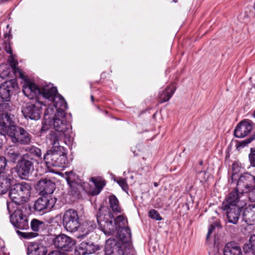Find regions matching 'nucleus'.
<instances>
[{
  "instance_id": "nucleus-6",
  "label": "nucleus",
  "mask_w": 255,
  "mask_h": 255,
  "mask_svg": "<svg viewBox=\"0 0 255 255\" xmlns=\"http://www.w3.org/2000/svg\"><path fill=\"white\" fill-rule=\"evenodd\" d=\"M116 223L118 226V229L115 235L123 244L129 242L131 235L130 230L126 226L128 223L127 220L124 216L120 215L116 218Z\"/></svg>"
},
{
  "instance_id": "nucleus-54",
  "label": "nucleus",
  "mask_w": 255,
  "mask_h": 255,
  "mask_svg": "<svg viewBox=\"0 0 255 255\" xmlns=\"http://www.w3.org/2000/svg\"><path fill=\"white\" fill-rule=\"evenodd\" d=\"M200 164H202V161H201L200 163Z\"/></svg>"
},
{
  "instance_id": "nucleus-9",
  "label": "nucleus",
  "mask_w": 255,
  "mask_h": 255,
  "mask_svg": "<svg viewBox=\"0 0 255 255\" xmlns=\"http://www.w3.org/2000/svg\"><path fill=\"white\" fill-rule=\"evenodd\" d=\"M10 220L16 228L20 230H27L29 228L28 217L24 215L20 209H16L10 215Z\"/></svg>"
},
{
  "instance_id": "nucleus-13",
  "label": "nucleus",
  "mask_w": 255,
  "mask_h": 255,
  "mask_svg": "<svg viewBox=\"0 0 255 255\" xmlns=\"http://www.w3.org/2000/svg\"><path fill=\"white\" fill-rule=\"evenodd\" d=\"M10 139L13 143L27 144L30 142L31 137L26 130L17 126L10 137Z\"/></svg>"
},
{
  "instance_id": "nucleus-32",
  "label": "nucleus",
  "mask_w": 255,
  "mask_h": 255,
  "mask_svg": "<svg viewBox=\"0 0 255 255\" xmlns=\"http://www.w3.org/2000/svg\"><path fill=\"white\" fill-rule=\"evenodd\" d=\"M244 250L246 253L255 252V235H252L249 240V243L244 246Z\"/></svg>"
},
{
  "instance_id": "nucleus-30",
  "label": "nucleus",
  "mask_w": 255,
  "mask_h": 255,
  "mask_svg": "<svg viewBox=\"0 0 255 255\" xmlns=\"http://www.w3.org/2000/svg\"><path fill=\"white\" fill-rule=\"evenodd\" d=\"M90 181L92 182L95 186V189L91 192L93 196L99 194L106 185L105 181L100 177H92Z\"/></svg>"
},
{
  "instance_id": "nucleus-31",
  "label": "nucleus",
  "mask_w": 255,
  "mask_h": 255,
  "mask_svg": "<svg viewBox=\"0 0 255 255\" xmlns=\"http://www.w3.org/2000/svg\"><path fill=\"white\" fill-rule=\"evenodd\" d=\"M110 206L113 212L117 214L121 212V208L117 198L114 195L109 196Z\"/></svg>"
},
{
  "instance_id": "nucleus-19",
  "label": "nucleus",
  "mask_w": 255,
  "mask_h": 255,
  "mask_svg": "<svg viewBox=\"0 0 255 255\" xmlns=\"http://www.w3.org/2000/svg\"><path fill=\"white\" fill-rule=\"evenodd\" d=\"M239 198L240 195L238 190L234 189L226 198V201L223 203L222 209L223 210H228L230 208L240 207L237 204L239 202Z\"/></svg>"
},
{
  "instance_id": "nucleus-20",
  "label": "nucleus",
  "mask_w": 255,
  "mask_h": 255,
  "mask_svg": "<svg viewBox=\"0 0 255 255\" xmlns=\"http://www.w3.org/2000/svg\"><path fill=\"white\" fill-rule=\"evenodd\" d=\"M54 201L51 199H48L46 197L39 198L34 204V208L35 210L41 211L45 209H50L54 205Z\"/></svg>"
},
{
  "instance_id": "nucleus-24",
  "label": "nucleus",
  "mask_w": 255,
  "mask_h": 255,
  "mask_svg": "<svg viewBox=\"0 0 255 255\" xmlns=\"http://www.w3.org/2000/svg\"><path fill=\"white\" fill-rule=\"evenodd\" d=\"M54 114L53 109L47 108L44 112V121L42 122V126L40 129L41 133L47 131L52 126V120H51V116Z\"/></svg>"
},
{
  "instance_id": "nucleus-41",
  "label": "nucleus",
  "mask_w": 255,
  "mask_h": 255,
  "mask_svg": "<svg viewBox=\"0 0 255 255\" xmlns=\"http://www.w3.org/2000/svg\"><path fill=\"white\" fill-rule=\"evenodd\" d=\"M7 166V160L3 156L0 157V174L3 173Z\"/></svg>"
},
{
  "instance_id": "nucleus-26",
  "label": "nucleus",
  "mask_w": 255,
  "mask_h": 255,
  "mask_svg": "<svg viewBox=\"0 0 255 255\" xmlns=\"http://www.w3.org/2000/svg\"><path fill=\"white\" fill-rule=\"evenodd\" d=\"M243 218L248 225H255V205L246 208L243 212Z\"/></svg>"
},
{
  "instance_id": "nucleus-17",
  "label": "nucleus",
  "mask_w": 255,
  "mask_h": 255,
  "mask_svg": "<svg viewBox=\"0 0 255 255\" xmlns=\"http://www.w3.org/2000/svg\"><path fill=\"white\" fill-rule=\"evenodd\" d=\"M105 255H123L124 251L120 243L115 239H109L107 240L105 248Z\"/></svg>"
},
{
  "instance_id": "nucleus-40",
  "label": "nucleus",
  "mask_w": 255,
  "mask_h": 255,
  "mask_svg": "<svg viewBox=\"0 0 255 255\" xmlns=\"http://www.w3.org/2000/svg\"><path fill=\"white\" fill-rule=\"evenodd\" d=\"M149 216L152 219H155L157 221H160L162 219L158 212L154 209H151L149 211Z\"/></svg>"
},
{
  "instance_id": "nucleus-49",
  "label": "nucleus",
  "mask_w": 255,
  "mask_h": 255,
  "mask_svg": "<svg viewBox=\"0 0 255 255\" xmlns=\"http://www.w3.org/2000/svg\"><path fill=\"white\" fill-rule=\"evenodd\" d=\"M5 50L7 52V53H11V52H12V50H11L10 47H8V48L6 47L5 49Z\"/></svg>"
},
{
  "instance_id": "nucleus-18",
  "label": "nucleus",
  "mask_w": 255,
  "mask_h": 255,
  "mask_svg": "<svg viewBox=\"0 0 255 255\" xmlns=\"http://www.w3.org/2000/svg\"><path fill=\"white\" fill-rule=\"evenodd\" d=\"M55 189V184L47 179L40 180L37 184V189L42 196L51 194Z\"/></svg>"
},
{
  "instance_id": "nucleus-28",
  "label": "nucleus",
  "mask_w": 255,
  "mask_h": 255,
  "mask_svg": "<svg viewBox=\"0 0 255 255\" xmlns=\"http://www.w3.org/2000/svg\"><path fill=\"white\" fill-rule=\"evenodd\" d=\"M176 89L175 84L172 83L167 87L159 96V101L161 103L168 101L172 96Z\"/></svg>"
},
{
  "instance_id": "nucleus-33",
  "label": "nucleus",
  "mask_w": 255,
  "mask_h": 255,
  "mask_svg": "<svg viewBox=\"0 0 255 255\" xmlns=\"http://www.w3.org/2000/svg\"><path fill=\"white\" fill-rule=\"evenodd\" d=\"M30 227L34 232H38L40 230L45 228V224L43 222L36 219L32 220L30 223Z\"/></svg>"
},
{
  "instance_id": "nucleus-47",
  "label": "nucleus",
  "mask_w": 255,
  "mask_h": 255,
  "mask_svg": "<svg viewBox=\"0 0 255 255\" xmlns=\"http://www.w3.org/2000/svg\"><path fill=\"white\" fill-rule=\"evenodd\" d=\"M215 227L213 225H211L208 229V232L207 235V239H208L210 237V235L212 233L213 230H214Z\"/></svg>"
},
{
  "instance_id": "nucleus-8",
  "label": "nucleus",
  "mask_w": 255,
  "mask_h": 255,
  "mask_svg": "<svg viewBox=\"0 0 255 255\" xmlns=\"http://www.w3.org/2000/svg\"><path fill=\"white\" fill-rule=\"evenodd\" d=\"M44 160L47 166H63L66 161V156L64 153L56 151H48L44 155Z\"/></svg>"
},
{
  "instance_id": "nucleus-10",
  "label": "nucleus",
  "mask_w": 255,
  "mask_h": 255,
  "mask_svg": "<svg viewBox=\"0 0 255 255\" xmlns=\"http://www.w3.org/2000/svg\"><path fill=\"white\" fill-rule=\"evenodd\" d=\"M35 99L36 104L28 105L22 111V113L26 118H29L31 120H37L40 118V109L41 106L44 104L43 102L41 101L43 98L40 97H34L33 99Z\"/></svg>"
},
{
  "instance_id": "nucleus-44",
  "label": "nucleus",
  "mask_w": 255,
  "mask_h": 255,
  "mask_svg": "<svg viewBox=\"0 0 255 255\" xmlns=\"http://www.w3.org/2000/svg\"><path fill=\"white\" fill-rule=\"evenodd\" d=\"M255 139V135H253L251 137L241 141L239 143V146L244 147L249 143H251Z\"/></svg>"
},
{
  "instance_id": "nucleus-25",
  "label": "nucleus",
  "mask_w": 255,
  "mask_h": 255,
  "mask_svg": "<svg viewBox=\"0 0 255 255\" xmlns=\"http://www.w3.org/2000/svg\"><path fill=\"white\" fill-rule=\"evenodd\" d=\"M5 155L7 159L12 162H15L21 158V155L17 147L10 146L5 151Z\"/></svg>"
},
{
  "instance_id": "nucleus-15",
  "label": "nucleus",
  "mask_w": 255,
  "mask_h": 255,
  "mask_svg": "<svg viewBox=\"0 0 255 255\" xmlns=\"http://www.w3.org/2000/svg\"><path fill=\"white\" fill-rule=\"evenodd\" d=\"M253 123L250 120L246 119L240 123L236 127L234 134L239 138H242L247 135L253 129Z\"/></svg>"
},
{
  "instance_id": "nucleus-2",
  "label": "nucleus",
  "mask_w": 255,
  "mask_h": 255,
  "mask_svg": "<svg viewBox=\"0 0 255 255\" xmlns=\"http://www.w3.org/2000/svg\"><path fill=\"white\" fill-rule=\"evenodd\" d=\"M52 126L57 132L52 131L47 137L50 144L54 148H61L60 141L66 144L70 143L71 126L66 120L65 113L63 111L56 113L52 118Z\"/></svg>"
},
{
  "instance_id": "nucleus-46",
  "label": "nucleus",
  "mask_w": 255,
  "mask_h": 255,
  "mask_svg": "<svg viewBox=\"0 0 255 255\" xmlns=\"http://www.w3.org/2000/svg\"><path fill=\"white\" fill-rule=\"evenodd\" d=\"M226 227L229 232L232 234H235L237 232V229L235 227H232L230 225H228V223L226 224Z\"/></svg>"
},
{
  "instance_id": "nucleus-50",
  "label": "nucleus",
  "mask_w": 255,
  "mask_h": 255,
  "mask_svg": "<svg viewBox=\"0 0 255 255\" xmlns=\"http://www.w3.org/2000/svg\"><path fill=\"white\" fill-rule=\"evenodd\" d=\"M153 184L155 187H157L158 186V183L157 182H154Z\"/></svg>"
},
{
  "instance_id": "nucleus-7",
  "label": "nucleus",
  "mask_w": 255,
  "mask_h": 255,
  "mask_svg": "<svg viewBox=\"0 0 255 255\" xmlns=\"http://www.w3.org/2000/svg\"><path fill=\"white\" fill-rule=\"evenodd\" d=\"M16 125L7 113L0 115V134L10 138Z\"/></svg>"
},
{
  "instance_id": "nucleus-4",
  "label": "nucleus",
  "mask_w": 255,
  "mask_h": 255,
  "mask_svg": "<svg viewBox=\"0 0 255 255\" xmlns=\"http://www.w3.org/2000/svg\"><path fill=\"white\" fill-rule=\"evenodd\" d=\"M31 187L28 183L22 182L11 186L9 196L15 205H20L26 203L31 194Z\"/></svg>"
},
{
  "instance_id": "nucleus-5",
  "label": "nucleus",
  "mask_w": 255,
  "mask_h": 255,
  "mask_svg": "<svg viewBox=\"0 0 255 255\" xmlns=\"http://www.w3.org/2000/svg\"><path fill=\"white\" fill-rule=\"evenodd\" d=\"M63 225L65 229L70 232L79 230L80 223L77 212L74 209H69L63 216Z\"/></svg>"
},
{
  "instance_id": "nucleus-1",
  "label": "nucleus",
  "mask_w": 255,
  "mask_h": 255,
  "mask_svg": "<svg viewBox=\"0 0 255 255\" xmlns=\"http://www.w3.org/2000/svg\"><path fill=\"white\" fill-rule=\"evenodd\" d=\"M22 91L24 94L29 99L38 97L39 99L42 97L43 99L53 103V107L48 108L53 109L57 112L61 111L64 112L67 108V104L63 97L58 94L56 87L52 84L44 85L39 88L37 86L32 83L26 82L23 86Z\"/></svg>"
},
{
  "instance_id": "nucleus-51",
  "label": "nucleus",
  "mask_w": 255,
  "mask_h": 255,
  "mask_svg": "<svg viewBox=\"0 0 255 255\" xmlns=\"http://www.w3.org/2000/svg\"><path fill=\"white\" fill-rule=\"evenodd\" d=\"M91 99L92 102H93L94 101V96L92 95L91 96Z\"/></svg>"
},
{
  "instance_id": "nucleus-42",
  "label": "nucleus",
  "mask_w": 255,
  "mask_h": 255,
  "mask_svg": "<svg viewBox=\"0 0 255 255\" xmlns=\"http://www.w3.org/2000/svg\"><path fill=\"white\" fill-rule=\"evenodd\" d=\"M76 255H87L85 247L82 246V243L80 244V246L75 249Z\"/></svg>"
},
{
  "instance_id": "nucleus-48",
  "label": "nucleus",
  "mask_w": 255,
  "mask_h": 255,
  "mask_svg": "<svg viewBox=\"0 0 255 255\" xmlns=\"http://www.w3.org/2000/svg\"><path fill=\"white\" fill-rule=\"evenodd\" d=\"M48 255H61L59 251H54L50 253Z\"/></svg>"
},
{
  "instance_id": "nucleus-3",
  "label": "nucleus",
  "mask_w": 255,
  "mask_h": 255,
  "mask_svg": "<svg viewBox=\"0 0 255 255\" xmlns=\"http://www.w3.org/2000/svg\"><path fill=\"white\" fill-rule=\"evenodd\" d=\"M97 222L100 230L107 236L114 235L118 229L116 219L107 207H101L97 215Z\"/></svg>"
},
{
  "instance_id": "nucleus-27",
  "label": "nucleus",
  "mask_w": 255,
  "mask_h": 255,
  "mask_svg": "<svg viewBox=\"0 0 255 255\" xmlns=\"http://www.w3.org/2000/svg\"><path fill=\"white\" fill-rule=\"evenodd\" d=\"M96 227L97 224L94 221L89 220L83 223L81 225H80L79 229V231H81L83 234L77 235V237L83 238L85 236L88 234L89 232L92 231Z\"/></svg>"
},
{
  "instance_id": "nucleus-12",
  "label": "nucleus",
  "mask_w": 255,
  "mask_h": 255,
  "mask_svg": "<svg viewBox=\"0 0 255 255\" xmlns=\"http://www.w3.org/2000/svg\"><path fill=\"white\" fill-rule=\"evenodd\" d=\"M255 184V176L246 173L240 176L237 183V187L242 192L246 193L253 189V187Z\"/></svg>"
},
{
  "instance_id": "nucleus-35",
  "label": "nucleus",
  "mask_w": 255,
  "mask_h": 255,
  "mask_svg": "<svg viewBox=\"0 0 255 255\" xmlns=\"http://www.w3.org/2000/svg\"><path fill=\"white\" fill-rule=\"evenodd\" d=\"M8 61L10 63V65L12 68L14 72L15 73L16 72H18L19 77L21 78H23V74L19 71V69L18 68H16V66L18 64L17 62L15 61L14 58H13L12 56L10 59H9Z\"/></svg>"
},
{
  "instance_id": "nucleus-11",
  "label": "nucleus",
  "mask_w": 255,
  "mask_h": 255,
  "mask_svg": "<svg viewBox=\"0 0 255 255\" xmlns=\"http://www.w3.org/2000/svg\"><path fill=\"white\" fill-rule=\"evenodd\" d=\"M53 243L55 248L67 252L72 251L76 244L74 240L65 234L57 236L53 239Z\"/></svg>"
},
{
  "instance_id": "nucleus-39",
  "label": "nucleus",
  "mask_w": 255,
  "mask_h": 255,
  "mask_svg": "<svg viewBox=\"0 0 255 255\" xmlns=\"http://www.w3.org/2000/svg\"><path fill=\"white\" fill-rule=\"evenodd\" d=\"M9 184L5 180L0 179V194H5L8 188Z\"/></svg>"
},
{
  "instance_id": "nucleus-43",
  "label": "nucleus",
  "mask_w": 255,
  "mask_h": 255,
  "mask_svg": "<svg viewBox=\"0 0 255 255\" xmlns=\"http://www.w3.org/2000/svg\"><path fill=\"white\" fill-rule=\"evenodd\" d=\"M249 158L251 165L252 166L255 167V149H251V152L249 155Z\"/></svg>"
},
{
  "instance_id": "nucleus-34",
  "label": "nucleus",
  "mask_w": 255,
  "mask_h": 255,
  "mask_svg": "<svg viewBox=\"0 0 255 255\" xmlns=\"http://www.w3.org/2000/svg\"><path fill=\"white\" fill-rule=\"evenodd\" d=\"M82 246L85 247L87 255L93 254L99 250L98 246L86 242H82Z\"/></svg>"
},
{
  "instance_id": "nucleus-14",
  "label": "nucleus",
  "mask_w": 255,
  "mask_h": 255,
  "mask_svg": "<svg viewBox=\"0 0 255 255\" xmlns=\"http://www.w3.org/2000/svg\"><path fill=\"white\" fill-rule=\"evenodd\" d=\"M17 87V83L14 79L5 81L0 86V97L7 101Z\"/></svg>"
},
{
  "instance_id": "nucleus-36",
  "label": "nucleus",
  "mask_w": 255,
  "mask_h": 255,
  "mask_svg": "<svg viewBox=\"0 0 255 255\" xmlns=\"http://www.w3.org/2000/svg\"><path fill=\"white\" fill-rule=\"evenodd\" d=\"M26 150L27 151L30 153H31L38 158H41L42 155V152L40 148L34 146H31L29 147H27L26 149Z\"/></svg>"
},
{
  "instance_id": "nucleus-37",
  "label": "nucleus",
  "mask_w": 255,
  "mask_h": 255,
  "mask_svg": "<svg viewBox=\"0 0 255 255\" xmlns=\"http://www.w3.org/2000/svg\"><path fill=\"white\" fill-rule=\"evenodd\" d=\"M16 233L20 237L26 239H31L37 236V233L32 232L25 233L17 230Z\"/></svg>"
},
{
  "instance_id": "nucleus-16",
  "label": "nucleus",
  "mask_w": 255,
  "mask_h": 255,
  "mask_svg": "<svg viewBox=\"0 0 255 255\" xmlns=\"http://www.w3.org/2000/svg\"><path fill=\"white\" fill-rule=\"evenodd\" d=\"M26 155L23 156V159L19 162L17 166V172L22 179H25L28 176L29 173L33 170V163L25 159Z\"/></svg>"
},
{
  "instance_id": "nucleus-21",
  "label": "nucleus",
  "mask_w": 255,
  "mask_h": 255,
  "mask_svg": "<svg viewBox=\"0 0 255 255\" xmlns=\"http://www.w3.org/2000/svg\"><path fill=\"white\" fill-rule=\"evenodd\" d=\"M47 252L46 248L38 243H31L27 249L28 255H45Z\"/></svg>"
},
{
  "instance_id": "nucleus-52",
  "label": "nucleus",
  "mask_w": 255,
  "mask_h": 255,
  "mask_svg": "<svg viewBox=\"0 0 255 255\" xmlns=\"http://www.w3.org/2000/svg\"><path fill=\"white\" fill-rule=\"evenodd\" d=\"M252 194H255V191H252Z\"/></svg>"
},
{
  "instance_id": "nucleus-22",
  "label": "nucleus",
  "mask_w": 255,
  "mask_h": 255,
  "mask_svg": "<svg viewBox=\"0 0 255 255\" xmlns=\"http://www.w3.org/2000/svg\"><path fill=\"white\" fill-rule=\"evenodd\" d=\"M228 222L233 224H236L239 220V216L242 212V207H235L230 208L226 210Z\"/></svg>"
},
{
  "instance_id": "nucleus-38",
  "label": "nucleus",
  "mask_w": 255,
  "mask_h": 255,
  "mask_svg": "<svg viewBox=\"0 0 255 255\" xmlns=\"http://www.w3.org/2000/svg\"><path fill=\"white\" fill-rule=\"evenodd\" d=\"M115 181L117 182V183L121 187V188L124 191L126 192H127L128 191V185L127 183L126 179L122 178H118L115 179Z\"/></svg>"
},
{
  "instance_id": "nucleus-53",
  "label": "nucleus",
  "mask_w": 255,
  "mask_h": 255,
  "mask_svg": "<svg viewBox=\"0 0 255 255\" xmlns=\"http://www.w3.org/2000/svg\"><path fill=\"white\" fill-rule=\"evenodd\" d=\"M254 116L255 118V112H254Z\"/></svg>"
},
{
  "instance_id": "nucleus-45",
  "label": "nucleus",
  "mask_w": 255,
  "mask_h": 255,
  "mask_svg": "<svg viewBox=\"0 0 255 255\" xmlns=\"http://www.w3.org/2000/svg\"><path fill=\"white\" fill-rule=\"evenodd\" d=\"M14 204L15 203L13 202L12 201L11 202L7 203V209L9 214H10L12 212L13 213L14 211H15ZM16 210V209H15V210Z\"/></svg>"
},
{
  "instance_id": "nucleus-29",
  "label": "nucleus",
  "mask_w": 255,
  "mask_h": 255,
  "mask_svg": "<svg viewBox=\"0 0 255 255\" xmlns=\"http://www.w3.org/2000/svg\"><path fill=\"white\" fill-rule=\"evenodd\" d=\"M66 174L67 175L66 177L67 182L70 187L72 192L73 193H77L81 187V185L80 183H78L75 180V175L73 172H66Z\"/></svg>"
},
{
  "instance_id": "nucleus-23",
  "label": "nucleus",
  "mask_w": 255,
  "mask_h": 255,
  "mask_svg": "<svg viewBox=\"0 0 255 255\" xmlns=\"http://www.w3.org/2000/svg\"><path fill=\"white\" fill-rule=\"evenodd\" d=\"M224 255H243L240 246L234 242L228 243L224 249Z\"/></svg>"
}]
</instances>
